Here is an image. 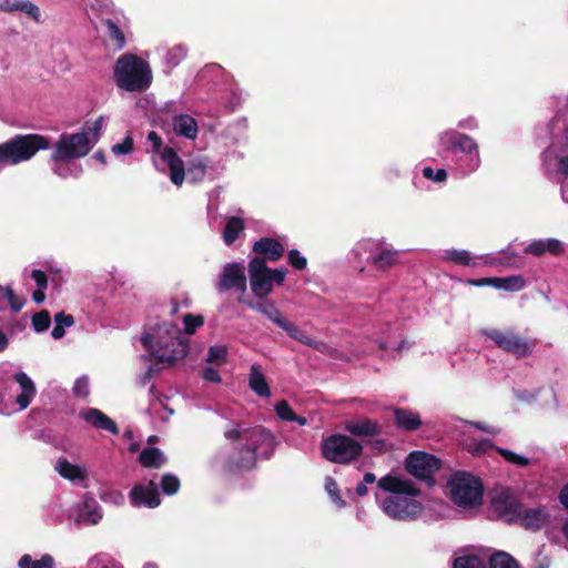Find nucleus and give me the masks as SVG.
<instances>
[{"label":"nucleus","mask_w":568,"mask_h":568,"mask_svg":"<svg viewBox=\"0 0 568 568\" xmlns=\"http://www.w3.org/2000/svg\"><path fill=\"white\" fill-rule=\"evenodd\" d=\"M325 491L331 498L332 503L337 509H342L346 506V501L343 499L341 495L339 487L337 483L329 476L325 478Z\"/></svg>","instance_id":"e433bc0d"},{"label":"nucleus","mask_w":568,"mask_h":568,"mask_svg":"<svg viewBox=\"0 0 568 568\" xmlns=\"http://www.w3.org/2000/svg\"><path fill=\"white\" fill-rule=\"evenodd\" d=\"M180 479L172 474H164L161 479V488L165 495H174L180 489Z\"/></svg>","instance_id":"79ce46f5"},{"label":"nucleus","mask_w":568,"mask_h":568,"mask_svg":"<svg viewBox=\"0 0 568 568\" xmlns=\"http://www.w3.org/2000/svg\"><path fill=\"white\" fill-rule=\"evenodd\" d=\"M133 151V139L125 136L121 143L112 146V152L115 154H129Z\"/></svg>","instance_id":"864d4df0"},{"label":"nucleus","mask_w":568,"mask_h":568,"mask_svg":"<svg viewBox=\"0 0 568 568\" xmlns=\"http://www.w3.org/2000/svg\"><path fill=\"white\" fill-rule=\"evenodd\" d=\"M369 261L379 270H387L398 263V251L383 248L376 255L371 256Z\"/></svg>","instance_id":"c756f323"},{"label":"nucleus","mask_w":568,"mask_h":568,"mask_svg":"<svg viewBox=\"0 0 568 568\" xmlns=\"http://www.w3.org/2000/svg\"><path fill=\"white\" fill-rule=\"evenodd\" d=\"M148 140L152 143L153 152L159 153L162 148L161 136L155 131H151L148 134Z\"/></svg>","instance_id":"bf43d9fd"},{"label":"nucleus","mask_w":568,"mask_h":568,"mask_svg":"<svg viewBox=\"0 0 568 568\" xmlns=\"http://www.w3.org/2000/svg\"><path fill=\"white\" fill-rule=\"evenodd\" d=\"M81 517L93 525H97L101 520L102 513L100 511V506L94 498H85L83 501Z\"/></svg>","instance_id":"f704fd0d"},{"label":"nucleus","mask_w":568,"mask_h":568,"mask_svg":"<svg viewBox=\"0 0 568 568\" xmlns=\"http://www.w3.org/2000/svg\"><path fill=\"white\" fill-rule=\"evenodd\" d=\"M16 382L21 387V393L17 396L16 403L21 409L27 408L36 395V387L31 378L23 372L14 375Z\"/></svg>","instance_id":"b1692460"},{"label":"nucleus","mask_w":568,"mask_h":568,"mask_svg":"<svg viewBox=\"0 0 568 568\" xmlns=\"http://www.w3.org/2000/svg\"><path fill=\"white\" fill-rule=\"evenodd\" d=\"M203 378L205 381L212 382V383H220L221 382V376H220L219 371L213 368V367H206L203 371Z\"/></svg>","instance_id":"13d9d810"},{"label":"nucleus","mask_w":568,"mask_h":568,"mask_svg":"<svg viewBox=\"0 0 568 568\" xmlns=\"http://www.w3.org/2000/svg\"><path fill=\"white\" fill-rule=\"evenodd\" d=\"M16 7H19V0H16V1L3 0L0 3V11L9 12V13L13 12V11H18L19 9Z\"/></svg>","instance_id":"e2e57ef3"},{"label":"nucleus","mask_w":568,"mask_h":568,"mask_svg":"<svg viewBox=\"0 0 568 568\" xmlns=\"http://www.w3.org/2000/svg\"><path fill=\"white\" fill-rule=\"evenodd\" d=\"M378 488L394 494L383 501V510L394 519H412L422 513L423 506L413 499L420 494V489L407 478L387 474L378 479Z\"/></svg>","instance_id":"7ed1b4c3"},{"label":"nucleus","mask_w":568,"mask_h":568,"mask_svg":"<svg viewBox=\"0 0 568 568\" xmlns=\"http://www.w3.org/2000/svg\"><path fill=\"white\" fill-rule=\"evenodd\" d=\"M275 412L276 415L285 422H293L295 418H297V415L292 409L290 404L286 400H281L275 405Z\"/></svg>","instance_id":"a18cd8bd"},{"label":"nucleus","mask_w":568,"mask_h":568,"mask_svg":"<svg viewBox=\"0 0 568 568\" xmlns=\"http://www.w3.org/2000/svg\"><path fill=\"white\" fill-rule=\"evenodd\" d=\"M283 331H285L291 338L298 341L305 345L315 346L316 344L314 339H312L304 331L300 329L292 322H288L287 325H285V327L283 328Z\"/></svg>","instance_id":"58836bf2"},{"label":"nucleus","mask_w":568,"mask_h":568,"mask_svg":"<svg viewBox=\"0 0 568 568\" xmlns=\"http://www.w3.org/2000/svg\"><path fill=\"white\" fill-rule=\"evenodd\" d=\"M442 468V460L426 452H412L405 459V469L420 480H433V476Z\"/></svg>","instance_id":"9d476101"},{"label":"nucleus","mask_w":568,"mask_h":568,"mask_svg":"<svg viewBox=\"0 0 568 568\" xmlns=\"http://www.w3.org/2000/svg\"><path fill=\"white\" fill-rule=\"evenodd\" d=\"M489 568H519L518 562L507 552L496 551L488 561Z\"/></svg>","instance_id":"c9c22d12"},{"label":"nucleus","mask_w":568,"mask_h":568,"mask_svg":"<svg viewBox=\"0 0 568 568\" xmlns=\"http://www.w3.org/2000/svg\"><path fill=\"white\" fill-rule=\"evenodd\" d=\"M184 332L187 335L195 333L196 328L204 324V317L202 315H194L187 313L183 316Z\"/></svg>","instance_id":"37998d69"},{"label":"nucleus","mask_w":568,"mask_h":568,"mask_svg":"<svg viewBox=\"0 0 568 568\" xmlns=\"http://www.w3.org/2000/svg\"><path fill=\"white\" fill-rule=\"evenodd\" d=\"M223 435L235 444L224 462L227 473L252 470L258 457L268 459L273 455L276 445L273 434L261 425L247 427L244 423L233 422Z\"/></svg>","instance_id":"f257e3e1"},{"label":"nucleus","mask_w":568,"mask_h":568,"mask_svg":"<svg viewBox=\"0 0 568 568\" xmlns=\"http://www.w3.org/2000/svg\"><path fill=\"white\" fill-rule=\"evenodd\" d=\"M447 486L452 501L460 507L470 508L480 505L483 501V483L469 473H455L448 479Z\"/></svg>","instance_id":"423d86ee"},{"label":"nucleus","mask_w":568,"mask_h":568,"mask_svg":"<svg viewBox=\"0 0 568 568\" xmlns=\"http://www.w3.org/2000/svg\"><path fill=\"white\" fill-rule=\"evenodd\" d=\"M447 260L454 262L457 265L467 266L470 265V254L465 250H452L446 252Z\"/></svg>","instance_id":"c03bdc74"},{"label":"nucleus","mask_w":568,"mask_h":568,"mask_svg":"<svg viewBox=\"0 0 568 568\" xmlns=\"http://www.w3.org/2000/svg\"><path fill=\"white\" fill-rule=\"evenodd\" d=\"M55 469L59 475L69 480L85 478V471L77 465L71 464L67 458H59Z\"/></svg>","instance_id":"c85d7f7f"},{"label":"nucleus","mask_w":568,"mask_h":568,"mask_svg":"<svg viewBox=\"0 0 568 568\" xmlns=\"http://www.w3.org/2000/svg\"><path fill=\"white\" fill-rule=\"evenodd\" d=\"M161 159L170 169L171 182L176 186L182 185L186 176V168L176 151L171 146H165L161 152Z\"/></svg>","instance_id":"f3484780"},{"label":"nucleus","mask_w":568,"mask_h":568,"mask_svg":"<svg viewBox=\"0 0 568 568\" xmlns=\"http://www.w3.org/2000/svg\"><path fill=\"white\" fill-rule=\"evenodd\" d=\"M33 568H54V559L51 555L45 554L39 560H33Z\"/></svg>","instance_id":"6e6d98bb"},{"label":"nucleus","mask_w":568,"mask_h":568,"mask_svg":"<svg viewBox=\"0 0 568 568\" xmlns=\"http://www.w3.org/2000/svg\"><path fill=\"white\" fill-rule=\"evenodd\" d=\"M31 277L36 282L38 288H47L48 277L47 274L41 270H32Z\"/></svg>","instance_id":"5fc2aeb1"},{"label":"nucleus","mask_w":568,"mask_h":568,"mask_svg":"<svg viewBox=\"0 0 568 568\" xmlns=\"http://www.w3.org/2000/svg\"><path fill=\"white\" fill-rule=\"evenodd\" d=\"M521 526L530 530H539L547 521L548 515L541 508L521 510Z\"/></svg>","instance_id":"bb28decb"},{"label":"nucleus","mask_w":568,"mask_h":568,"mask_svg":"<svg viewBox=\"0 0 568 568\" xmlns=\"http://www.w3.org/2000/svg\"><path fill=\"white\" fill-rule=\"evenodd\" d=\"M363 446L346 435H334L322 444V456L333 463L348 464L357 459Z\"/></svg>","instance_id":"6e6552de"},{"label":"nucleus","mask_w":568,"mask_h":568,"mask_svg":"<svg viewBox=\"0 0 568 568\" xmlns=\"http://www.w3.org/2000/svg\"><path fill=\"white\" fill-rule=\"evenodd\" d=\"M244 271L245 268L241 263H226L219 275L216 290L219 292L236 290L244 293L247 287V280Z\"/></svg>","instance_id":"ddd939ff"},{"label":"nucleus","mask_w":568,"mask_h":568,"mask_svg":"<svg viewBox=\"0 0 568 568\" xmlns=\"http://www.w3.org/2000/svg\"><path fill=\"white\" fill-rule=\"evenodd\" d=\"M227 349L225 346L215 345L209 348L207 362L222 364L226 361Z\"/></svg>","instance_id":"de8ad7c7"},{"label":"nucleus","mask_w":568,"mask_h":568,"mask_svg":"<svg viewBox=\"0 0 568 568\" xmlns=\"http://www.w3.org/2000/svg\"><path fill=\"white\" fill-rule=\"evenodd\" d=\"M80 417L98 429L106 430L113 435L119 434L116 423L98 408H87L81 410Z\"/></svg>","instance_id":"6ab92c4d"},{"label":"nucleus","mask_w":568,"mask_h":568,"mask_svg":"<svg viewBox=\"0 0 568 568\" xmlns=\"http://www.w3.org/2000/svg\"><path fill=\"white\" fill-rule=\"evenodd\" d=\"M423 176L433 180L435 182H445L447 180V171L445 169H438L436 172L430 166L423 169Z\"/></svg>","instance_id":"3c124183"},{"label":"nucleus","mask_w":568,"mask_h":568,"mask_svg":"<svg viewBox=\"0 0 568 568\" xmlns=\"http://www.w3.org/2000/svg\"><path fill=\"white\" fill-rule=\"evenodd\" d=\"M345 430L356 437H374L382 433V426L377 420L364 417L346 422Z\"/></svg>","instance_id":"412c9836"},{"label":"nucleus","mask_w":568,"mask_h":568,"mask_svg":"<svg viewBox=\"0 0 568 568\" xmlns=\"http://www.w3.org/2000/svg\"><path fill=\"white\" fill-rule=\"evenodd\" d=\"M558 170L560 173L568 175V154L560 158L558 163Z\"/></svg>","instance_id":"774afa93"},{"label":"nucleus","mask_w":568,"mask_h":568,"mask_svg":"<svg viewBox=\"0 0 568 568\" xmlns=\"http://www.w3.org/2000/svg\"><path fill=\"white\" fill-rule=\"evenodd\" d=\"M102 124H103V118L100 116L91 124L85 123L81 132H89V138L91 135L93 136L92 143L94 144L98 141L100 131L102 129Z\"/></svg>","instance_id":"603ef678"},{"label":"nucleus","mask_w":568,"mask_h":568,"mask_svg":"<svg viewBox=\"0 0 568 568\" xmlns=\"http://www.w3.org/2000/svg\"><path fill=\"white\" fill-rule=\"evenodd\" d=\"M287 274V270L286 268H274L272 270L271 268V281H272V284H277V285H281L283 284V282L285 281V276Z\"/></svg>","instance_id":"4d7b16f0"},{"label":"nucleus","mask_w":568,"mask_h":568,"mask_svg":"<svg viewBox=\"0 0 568 568\" xmlns=\"http://www.w3.org/2000/svg\"><path fill=\"white\" fill-rule=\"evenodd\" d=\"M32 327L37 333L45 332L51 324V316L49 311L42 310L33 314L31 318Z\"/></svg>","instance_id":"a19ab883"},{"label":"nucleus","mask_w":568,"mask_h":568,"mask_svg":"<svg viewBox=\"0 0 568 568\" xmlns=\"http://www.w3.org/2000/svg\"><path fill=\"white\" fill-rule=\"evenodd\" d=\"M559 500L562 504V506L568 510V483L560 490Z\"/></svg>","instance_id":"69168bd1"},{"label":"nucleus","mask_w":568,"mask_h":568,"mask_svg":"<svg viewBox=\"0 0 568 568\" xmlns=\"http://www.w3.org/2000/svg\"><path fill=\"white\" fill-rule=\"evenodd\" d=\"M442 148L452 153H464L470 156L471 161H475V166L479 163V151L478 145L470 136L459 133L455 130H449L440 135Z\"/></svg>","instance_id":"f8f14e48"},{"label":"nucleus","mask_w":568,"mask_h":568,"mask_svg":"<svg viewBox=\"0 0 568 568\" xmlns=\"http://www.w3.org/2000/svg\"><path fill=\"white\" fill-rule=\"evenodd\" d=\"M113 78L116 87L128 92H144L153 80L149 62L133 53H124L116 59Z\"/></svg>","instance_id":"20e7f679"},{"label":"nucleus","mask_w":568,"mask_h":568,"mask_svg":"<svg viewBox=\"0 0 568 568\" xmlns=\"http://www.w3.org/2000/svg\"><path fill=\"white\" fill-rule=\"evenodd\" d=\"M394 423L397 428L405 432L417 430L423 425L419 414L407 408L394 409Z\"/></svg>","instance_id":"4be33fe9"},{"label":"nucleus","mask_w":568,"mask_h":568,"mask_svg":"<svg viewBox=\"0 0 568 568\" xmlns=\"http://www.w3.org/2000/svg\"><path fill=\"white\" fill-rule=\"evenodd\" d=\"M72 393L78 398H87L90 395V386L89 378L87 376H81L75 379Z\"/></svg>","instance_id":"49530a36"},{"label":"nucleus","mask_w":568,"mask_h":568,"mask_svg":"<svg viewBox=\"0 0 568 568\" xmlns=\"http://www.w3.org/2000/svg\"><path fill=\"white\" fill-rule=\"evenodd\" d=\"M54 324L51 336L53 339H60L64 336L65 328L74 324V318L71 314L59 312L54 315Z\"/></svg>","instance_id":"473e14b6"},{"label":"nucleus","mask_w":568,"mask_h":568,"mask_svg":"<svg viewBox=\"0 0 568 568\" xmlns=\"http://www.w3.org/2000/svg\"><path fill=\"white\" fill-rule=\"evenodd\" d=\"M485 283L491 284L496 288H503L509 292L521 291L526 285V281L521 275H511L507 277H486L474 282L476 285H481Z\"/></svg>","instance_id":"5701e85b"},{"label":"nucleus","mask_w":568,"mask_h":568,"mask_svg":"<svg viewBox=\"0 0 568 568\" xmlns=\"http://www.w3.org/2000/svg\"><path fill=\"white\" fill-rule=\"evenodd\" d=\"M102 23L106 28V34L113 42L114 49L122 50L125 45V37L123 31L111 19H105L102 21Z\"/></svg>","instance_id":"72a5a7b5"},{"label":"nucleus","mask_w":568,"mask_h":568,"mask_svg":"<svg viewBox=\"0 0 568 568\" xmlns=\"http://www.w3.org/2000/svg\"><path fill=\"white\" fill-rule=\"evenodd\" d=\"M207 162L204 159H192L186 165V176L191 183L202 182L206 175Z\"/></svg>","instance_id":"2f4dec72"},{"label":"nucleus","mask_w":568,"mask_h":568,"mask_svg":"<svg viewBox=\"0 0 568 568\" xmlns=\"http://www.w3.org/2000/svg\"><path fill=\"white\" fill-rule=\"evenodd\" d=\"M250 388L261 397H270L271 389L258 365H252L248 376Z\"/></svg>","instance_id":"a878e982"},{"label":"nucleus","mask_w":568,"mask_h":568,"mask_svg":"<svg viewBox=\"0 0 568 568\" xmlns=\"http://www.w3.org/2000/svg\"><path fill=\"white\" fill-rule=\"evenodd\" d=\"M239 303L246 304L251 310L256 311L265 315L270 321H272L275 325L281 327L282 329L290 322L286 320L281 311L276 307L274 302L272 301H258V302H247L246 300L239 297Z\"/></svg>","instance_id":"a211bd4d"},{"label":"nucleus","mask_w":568,"mask_h":568,"mask_svg":"<svg viewBox=\"0 0 568 568\" xmlns=\"http://www.w3.org/2000/svg\"><path fill=\"white\" fill-rule=\"evenodd\" d=\"M524 252L536 257H540L546 253L552 256H560L565 253V245L557 239L536 240L526 246Z\"/></svg>","instance_id":"aec40b11"},{"label":"nucleus","mask_w":568,"mask_h":568,"mask_svg":"<svg viewBox=\"0 0 568 568\" xmlns=\"http://www.w3.org/2000/svg\"><path fill=\"white\" fill-rule=\"evenodd\" d=\"M32 565H33L32 557L28 554L23 555L18 561L19 568H33Z\"/></svg>","instance_id":"0e129e2a"},{"label":"nucleus","mask_w":568,"mask_h":568,"mask_svg":"<svg viewBox=\"0 0 568 568\" xmlns=\"http://www.w3.org/2000/svg\"><path fill=\"white\" fill-rule=\"evenodd\" d=\"M133 506L155 508L161 504L158 485L150 480L148 484L135 485L130 491Z\"/></svg>","instance_id":"2eb2a0df"},{"label":"nucleus","mask_w":568,"mask_h":568,"mask_svg":"<svg viewBox=\"0 0 568 568\" xmlns=\"http://www.w3.org/2000/svg\"><path fill=\"white\" fill-rule=\"evenodd\" d=\"M44 290H45V288H37V290L33 292V294H32V300H33L37 304H41V303L45 300Z\"/></svg>","instance_id":"338daca9"},{"label":"nucleus","mask_w":568,"mask_h":568,"mask_svg":"<svg viewBox=\"0 0 568 568\" xmlns=\"http://www.w3.org/2000/svg\"><path fill=\"white\" fill-rule=\"evenodd\" d=\"M453 568H487V564L477 555H465L455 558Z\"/></svg>","instance_id":"4c0bfd02"},{"label":"nucleus","mask_w":568,"mask_h":568,"mask_svg":"<svg viewBox=\"0 0 568 568\" xmlns=\"http://www.w3.org/2000/svg\"><path fill=\"white\" fill-rule=\"evenodd\" d=\"M483 335L491 339L503 351L524 358L532 353L535 343L521 337L513 329L500 331L497 328L484 329Z\"/></svg>","instance_id":"1a4fd4ad"},{"label":"nucleus","mask_w":568,"mask_h":568,"mask_svg":"<svg viewBox=\"0 0 568 568\" xmlns=\"http://www.w3.org/2000/svg\"><path fill=\"white\" fill-rule=\"evenodd\" d=\"M17 8L19 9L18 11L28 14L36 22H39L41 16L40 9L33 2L29 0H19V7Z\"/></svg>","instance_id":"09e8293b"},{"label":"nucleus","mask_w":568,"mask_h":568,"mask_svg":"<svg viewBox=\"0 0 568 568\" xmlns=\"http://www.w3.org/2000/svg\"><path fill=\"white\" fill-rule=\"evenodd\" d=\"M287 261L292 267L298 271L304 270L307 265L306 257H304L296 248L288 251Z\"/></svg>","instance_id":"8fccbe9b"},{"label":"nucleus","mask_w":568,"mask_h":568,"mask_svg":"<svg viewBox=\"0 0 568 568\" xmlns=\"http://www.w3.org/2000/svg\"><path fill=\"white\" fill-rule=\"evenodd\" d=\"M0 292L2 293V296L8 301L12 312L18 313L23 307L26 300L16 295L10 286L0 285Z\"/></svg>","instance_id":"ea45409f"},{"label":"nucleus","mask_w":568,"mask_h":568,"mask_svg":"<svg viewBox=\"0 0 568 568\" xmlns=\"http://www.w3.org/2000/svg\"><path fill=\"white\" fill-rule=\"evenodd\" d=\"M139 462L146 468H160L164 464V457L159 448L146 447L140 453Z\"/></svg>","instance_id":"7c9ffc66"},{"label":"nucleus","mask_w":568,"mask_h":568,"mask_svg":"<svg viewBox=\"0 0 568 568\" xmlns=\"http://www.w3.org/2000/svg\"><path fill=\"white\" fill-rule=\"evenodd\" d=\"M93 143L89 132L62 133L53 145L51 160L54 164L68 163L89 154Z\"/></svg>","instance_id":"0eeeda50"},{"label":"nucleus","mask_w":568,"mask_h":568,"mask_svg":"<svg viewBox=\"0 0 568 568\" xmlns=\"http://www.w3.org/2000/svg\"><path fill=\"white\" fill-rule=\"evenodd\" d=\"M252 251L265 262H277L283 257L285 247L278 240L264 236L254 242Z\"/></svg>","instance_id":"dca6fc26"},{"label":"nucleus","mask_w":568,"mask_h":568,"mask_svg":"<svg viewBox=\"0 0 568 568\" xmlns=\"http://www.w3.org/2000/svg\"><path fill=\"white\" fill-rule=\"evenodd\" d=\"M523 504L509 491H501L493 497L491 509L495 515L506 521L514 523L521 516Z\"/></svg>","instance_id":"4468645a"},{"label":"nucleus","mask_w":568,"mask_h":568,"mask_svg":"<svg viewBox=\"0 0 568 568\" xmlns=\"http://www.w3.org/2000/svg\"><path fill=\"white\" fill-rule=\"evenodd\" d=\"M141 342L150 351L155 364L149 368L151 375L162 366H172L183 359L189 352V342L181 334V329L173 323L164 322L153 328L152 333L143 334Z\"/></svg>","instance_id":"f03ea898"},{"label":"nucleus","mask_w":568,"mask_h":568,"mask_svg":"<svg viewBox=\"0 0 568 568\" xmlns=\"http://www.w3.org/2000/svg\"><path fill=\"white\" fill-rule=\"evenodd\" d=\"M50 138L38 133L16 134L0 143V164L17 165L31 160L39 151L50 149Z\"/></svg>","instance_id":"39448f33"},{"label":"nucleus","mask_w":568,"mask_h":568,"mask_svg":"<svg viewBox=\"0 0 568 568\" xmlns=\"http://www.w3.org/2000/svg\"><path fill=\"white\" fill-rule=\"evenodd\" d=\"M173 130L178 135L194 140L197 136L199 126L193 116L179 114L173 118Z\"/></svg>","instance_id":"393cba45"},{"label":"nucleus","mask_w":568,"mask_h":568,"mask_svg":"<svg viewBox=\"0 0 568 568\" xmlns=\"http://www.w3.org/2000/svg\"><path fill=\"white\" fill-rule=\"evenodd\" d=\"M494 447L493 443L490 439H483L480 440L477 445H476V448L474 449V453L475 454H485L487 453L489 449H491Z\"/></svg>","instance_id":"680f3d73"},{"label":"nucleus","mask_w":568,"mask_h":568,"mask_svg":"<svg viewBox=\"0 0 568 568\" xmlns=\"http://www.w3.org/2000/svg\"><path fill=\"white\" fill-rule=\"evenodd\" d=\"M496 450L505 460H507L510 464H515V462L518 457V454H516L513 450L506 449V448L498 447V448H496Z\"/></svg>","instance_id":"052dcab7"},{"label":"nucleus","mask_w":568,"mask_h":568,"mask_svg":"<svg viewBox=\"0 0 568 568\" xmlns=\"http://www.w3.org/2000/svg\"><path fill=\"white\" fill-rule=\"evenodd\" d=\"M250 286L255 297L264 298L273 292L271 268L265 258L254 256L248 262Z\"/></svg>","instance_id":"9b49d317"},{"label":"nucleus","mask_w":568,"mask_h":568,"mask_svg":"<svg viewBox=\"0 0 568 568\" xmlns=\"http://www.w3.org/2000/svg\"><path fill=\"white\" fill-rule=\"evenodd\" d=\"M244 229L245 223L242 217H230L223 229V240L225 244H233L239 239L240 234L244 231Z\"/></svg>","instance_id":"cd10ccee"}]
</instances>
